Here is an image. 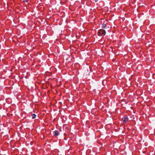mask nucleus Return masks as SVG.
Returning a JSON list of instances; mask_svg holds the SVG:
<instances>
[{
    "label": "nucleus",
    "mask_w": 155,
    "mask_h": 155,
    "mask_svg": "<svg viewBox=\"0 0 155 155\" xmlns=\"http://www.w3.org/2000/svg\"><path fill=\"white\" fill-rule=\"evenodd\" d=\"M123 120V122L124 123H126L128 121V118L126 116H125L124 118L122 119Z\"/></svg>",
    "instance_id": "f257e3e1"
},
{
    "label": "nucleus",
    "mask_w": 155,
    "mask_h": 155,
    "mask_svg": "<svg viewBox=\"0 0 155 155\" xmlns=\"http://www.w3.org/2000/svg\"><path fill=\"white\" fill-rule=\"evenodd\" d=\"M59 134L58 132V131L57 130H56L54 132V135L56 136H58L59 135Z\"/></svg>",
    "instance_id": "f03ea898"
},
{
    "label": "nucleus",
    "mask_w": 155,
    "mask_h": 155,
    "mask_svg": "<svg viewBox=\"0 0 155 155\" xmlns=\"http://www.w3.org/2000/svg\"><path fill=\"white\" fill-rule=\"evenodd\" d=\"M106 27V25L105 23H103L102 24L101 28H105Z\"/></svg>",
    "instance_id": "7ed1b4c3"
},
{
    "label": "nucleus",
    "mask_w": 155,
    "mask_h": 155,
    "mask_svg": "<svg viewBox=\"0 0 155 155\" xmlns=\"http://www.w3.org/2000/svg\"><path fill=\"white\" fill-rule=\"evenodd\" d=\"M101 33L102 34L104 35H105L106 33V32L105 30H103L102 31Z\"/></svg>",
    "instance_id": "20e7f679"
},
{
    "label": "nucleus",
    "mask_w": 155,
    "mask_h": 155,
    "mask_svg": "<svg viewBox=\"0 0 155 155\" xmlns=\"http://www.w3.org/2000/svg\"><path fill=\"white\" fill-rule=\"evenodd\" d=\"M32 118L33 119H34L35 118L36 115L35 114H32Z\"/></svg>",
    "instance_id": "39448f33"
},
{
    "label": "nucleus",
    "mask_w": 155,
    "mask_h": 155,
    "mask_svg": "<svg viewBox=\"0 0 155 155\" xmlns=\"http://www.w3.org/2000/svg\"><path fill=\"white\" fill-rule=\"evenodd\" d=\"M51 74V73H50L49 72V77L50 76Z\"/></svg>",
    "instance_id": "423d86ee"
},
{
    "label": "nucleus",
    "mask_w": 155,
    "mask_h": 155,
    "mask_svg": "<svg viewBox=\"0 0 155 155\" xmlns=\"http://www.w3.org/2000/svg\"><path fill=\"white\" fill-rule=\"evenodd\" d=\"M92 71H91V70H90V71L92 72Z\"/></svg>",
    "instance_id": "0eeeda50"
},
{
    "label": "nucleus",
    "mask_w": 155,
    "mask_h": 155,
    "mask_svg": "<svg viewBox=\"0 0 155 155\" xmlns=\"http://www.w3.org/2000/svg\"><path fill=\"white\" fill-rule=\"evenodd\" d=\"M51 79V78H49V79Z\"/></svg>",
    "instance_id": "6e6552de"
}]
</instances>
